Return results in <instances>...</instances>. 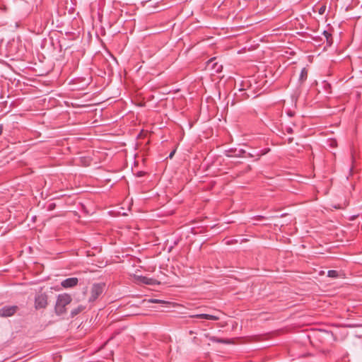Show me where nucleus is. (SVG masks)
<instances>
[{
    "mask_svg": "<svg viewBox=\"0 0 362 362\" xmlns=\"http://www.w3.org/2000/svg\"><path fill=\"white\" fill-rule=\"evenodd\" d=\"M71 297L69 294L59 295L55 305L56 313L59 315L64 314L66 312V306L71 302Z\"/></svg>",
    "mask_w": 362,
    "mask_h": 362,
    "instance_id": "obj_1",
    "label": "nucleus"
},
{
    "mask_svg": "<svg viewBox=\"0 0 362 362\" xmlns=\"http://www.w3.org/2000/svg\"><path fill=\"white\" fill-rule=\"evenodd\" d=\"M105 288L104 284H94L90 289V302L95 301L103 292Z\"/></svg>",
    "mask_w": 362,
    "mask_h": 362,
    "instance_id": "obj_2",
    "label": "nucleus"
},
{
    "mask_svg": "<svg viewBox=\"0 0 362 362\" xmlns=\"http://www.w3.org/2000/svg\"><path fill=\"white\" fill-rule=\"evenodd\" d=\"M19 310L17 305H5L0 308V317H8L15 315Z\"/></svg>",
    "mask_w": 362,
    "mask_h": 362,
    "instance_id": "obj_3",
    "label": "nucleus"
},
{
    "mask_svg": "<svg viewBox=\"0 0 362 362\" xmlns=\"http://www.w3.org/2000/svg\"><path fill=\"white\" fill-rule=\"evenodd\" d=\"M47 305V296L45 293H38L35 297L36 309L45 308Z\"/></svg>",
    "mask_w": 362,
    "mask_h": 362,
    "instance_id": "obj_4",
    "label": "nucleus"
},
{
    "mask_svg": "<svg viewBox=\"0 0 362 362\" xmlns=\"http://www.w3.org/2000/svg\"><path fill=\"white\" fill-rule=\"evenodd\" d=\"M78 280L76 277L68 278L62 281L61 285L64 288H72L77 285Z\"/></svg>",
    "mask_w": 362,
    "mask_h": 362,
    "instance_id": "obj_5",
    "label": "nucleus"
},
{
    "mask_svg": "<svg viewBox=\"0 0 362 362\" xmlns=\"http://www.w3.org/2000/svg\"><path fill=\"white\" fill-rule=\"evenodd\" d=\"M191 317H195L199 319H205L209 320H218L219 317L216 315H209V314H197L193 315L190 316Z\"/></svg>",
    "mask_w": 362,
    "mask_h": 362,
    "instance_id": "obj_6",
    "label": "nucleus"
},
{
    "mask_svg": "<svg viewBox=\"0 0 362 362\" xmlns=\"http://www.w3.org/2000/svg\"><path fill=\"white\" fill-rule=\"evenodd\" d=\"M205 337L213 342H216V343H219V344H229L230 343L229 339H221V338H218L214 336H210L209 334H206Z\"/></svg>",
    "mask_w": 362,
    "mask_h": 362,
    "instance_id": "obj_7",
    "label": "nucleus"
},
{
    "mask_svg": "<svg viewBox=\"0 0 362 362\" xmlns=\"http://www.w3.org/2000/svg\"><path fill=\"white\" fill-rule=\"evenodd\" d=\"M323 35L325 36V37L326 39L327 45L329 47L331 46L333 43V38H332V34L329 33L328 31L325 30L323 32Z\"/></svg>",
    "mask_w": 362,
    "mask_h": 362,
    "instance_id": "obj_8",
    "label": "nucleus"
},
{
    "mask_svg": "<svg viewBox=\"0 0 362 362\" xmlns=\"http://www.w3.org/2000/svg\"><path fill=\"white\" fill-rule=\"evenodd\" d=\"M85 308V306L80 305L77 308L73 309L71 312V317H75L76 315L81 313Z\"/></svg>",
    "mask_w": 362,
    "mask_h": 362,
    "instance_id": "obj_9",
    "label": "nucleus"
},
{
    "mask_svg": "<svg viewBox=\"0 0 362 362\" xmlns=\"http://www.w3.org/2000/svg\"><path fill=\"white\" fill-rule=\"evenodd\" d=\"M308 77V71L305 68H303L300 74V81H304Z\"/></svg>",
    "mask_w": 362,
    "mask_h": 362,
    "instance_id": "obj_10",
    "label": "nucleus"
},
{
    "mask_svg": "<svg viewBox=\"0 0 362 362\" xmlns=\"http://www.w3.org/2000/svg\"><path fill=\"white\" fill-rule=\"evenodd\" d=\"M327 276L331 278H337L339 276V273L336 270H329L327 272Z\"/></svg>",
    "mask_w": 362,
    "mask_h": 362,
    "instance_id": "obj_11",
    "label": "nucleus"
},
{
    "mask_svg": "<svg viewBox=\"0 0 362 362\" xmlns=\"http://www.w3.org/2000/svg\"><path fill=\"white\" fill-rule=\"evenodd\" d=\"M214 62V59H210L209 62H208V65H210L211 64H212V68L216 69V71H219L220 69L222 68V66L221 65H219L218 67L216 68V66H217V63H213Z\"/></svg>",
    "mask_w": 362,
    "mask_h": 362,
    "instance_id": "obj_12",
    "label": "nucleus"
},
{
    "mask_svg": "<svg viewBox=\"0 0 362 362\" xmlns=\"http://www.w3.org/2000/svg\"><path fill=\"white\" fill-rule=\"evenodd\" d=\"M153 281H154V280L153 279H149V278H147V277H144L143 282L144 284H146L152 285V284H153Z\"/></svg>",
    "mask_w": 362,
    "mask_h": 362,
    "instance_id": "obj_13",
    "label": "nucleus"
},
{
    "mask_svg": "<svg viewBox=\"0 0 362 362\" xmlns=\"http://www.w3.org/2000/svg\"><path fill=\"white\" fill-rule=\"evenodd\" d=\"M267 152V151H263V150H262V151H260L259 152H258V153H257V157H258V158H257V160H258V159H259V158L262 155H264Z\"/></svg>",
    "mask_w": 362,
    "mask_h": 362,
    "instance_id": "obj_14",
    "label": "nucleus"
},
{
    "mask_svg": "<svg viewBox=\"0 0 362 362\" xmlns=\"http://www.w3.org/2000/svg\"><path fill=\"white\" fill-rule=\"evenodd\" d=\"M145 174H146V173H145V172H144V171H139V172H137V173H136V177H142V176H144Z\"/></svg>",
    "mask_w": 362,
    "mask_h": 362,
    "instance_id": "obj_15",
    "label": "nucleus"
},
{
    "mask_svg": "<svg viewBox=\"0 0 362 362\" xmlns=\"http://www.w3.org/2000/svg\"><path fill=\"white\" fill-rule=\"evenodd\" d=\"M150 302L155 303H161L162 300H158V299H151V300H150Z\"/></svg>",
    "mask_w": 362,
    "mask_h": 362,
    "instance_id": "obj_16",
    "label": "nucleus"
},
{
    "mask_svg": "<svg viewBox=\"0 0 362 362\" xmlns=\"http://www.w3.org/2000/svg\"><path fill=\"white\" fill-rule=\"evenodd\" d=\"M286 131L289 133V134H292L293 133V129L291 127H286Z\"/></svg>",
    "mask_w": 362,
    "mask_h": 362,
    "instance_id": "obj_17",
    "label": "nucleus"
},
{
    "mask_svg": "<svg viewBox=\"0 0 362 362\" xmlns=\"http://www.w3.org/2000/svg\"><path fill=\"white\" fill-rule=\"evenodd\" d=\"M54 206H55V204H50L49 205V207H48V208H49V210H52V209H54Z\"/></svg>",
    "mask_w": 362,
    "mask_h": 362,
    "instance_id": "obj_18",
    "label": "nucleus"
},
{
    "mask_svg": "<svg viewBox=\"0 0 362 362\" xmlns=\"http://www.w3.org/2000/svg\"><path fill=\"white\" fill-rule=\"evenodd\" d=\"M288 115L290 117H293V113L291 111H288Z\"/></svg>",
    "mask_w": 362,
    "mask_h": 362,
    "instance_id": "obj_19",
    "label": "nucleus"
},
{
    "mask_svg": "<svg viewBox=\"0 0 362 362\" xmlns=\"http://www.w3.org/2000/svg\"><path fill=\"white\" fill-rule=\"evenodd\" d=\"M3 132V127L1 125H0V135L2 134Z\"/></svg>",
    "mask_w": 362,
    "mask_h": 362,
    "instance_id": "obj_20",
    "label": "nucleus"
},
{
    "mask_svg": "<svg viewBox=\"0 0 362 362\" xmlns=\"http://www.w3.org/2000/svg\"><path fill=\"white\" fill-rule=\"evenodd\" d=\"M174 153H175V151H173V152L170 153L169 157L172 158V156H173Z\"/></svg>",
    "mask_w": 362,
    "mask_h": 362,
    "instance_id": "obj_21",
    "label": "nucleus"
},
{
    "mask_svg": "<svg viewBox=\"0 0 362 362\" xmlns=\"http://www.w3.org/2000/svg\"><path fill=\"white\" fill-rule=\"evenodd\" d=\"M26 171H27V169L24 168V170H23L24 175H25V174H27V172H26Z\"/></svg>",
    "mask_w": 362,
    "mask_h": 362,
    "instance_id": "obj_22",
    "label": "nucleus"
},
{
    "mask_svg": "<svg viewBox=\"0 0 362 362\" xmlns=\"http://www.w3.org/2000/svg\"><path fill=\"white\" fill-rule=\"evenodd\" d=\"M258 218V219H264V216H258V218Z\"/></svg>",
    "mask_w": 362,
    "mask_h": 362,
    "instance_id": "obj_23",
    "label": "nucleus"
},
{
    "mask_svg": "<svg viewBox=\"0 0 362 362\" xmlns=\"http://www.w3.org/2000/svg\"><path fill=\"white\" fill-rule=\"evenodd\" d=\"M248 156H249V157H253V155H252V154H251V153H248Z\"/></svg>",
    "mask_w": 362,
    "mask_h": 362,
    "instance_id": "obj_24",
    "label": "nucleus"
},
{
    "mask_svg": "<svg viewBox=\"0 0 362 362\" xmlns=\"http://www.w3.org/2000/svg\"><path fill=\"white\" fill-rule=\"evenodd\" d=\"M292 141H293L292 138L288 139L289 143L292 142Z\"/></svg>",
    "mask_w": 362,
    "mask_h": 362,
    "instance_id": "obj_25",
    "label": "nucleus"
},
{
    "mask_svg": "<svg viewBox=\"0 0 362 362\" xmlns=\"http://www.w3.org/2000/svg\"><path fill=\"white\" fill-rule=\"evenodd\" d=\"M194 332L193 331H192V330H191V331H189V334H194Z\"/></svg>",
    "mask_w": 362,
    "mask_h": 362,
    "instance_id": "obj_26",
    "label": "nucleus"
}]
</instances>
